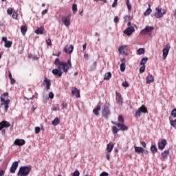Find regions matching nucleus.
<instances>
[{"label":"nucleus","instance_id":"5fc2aeb1","mask_svg":"<svg viewBox=\"0 0 176 176\" xmlns=\"http://www.w3.org/2000/svg\"><path fill=\"white\" fill-rule=\"evenodd\" d=\"M109 174H108V173H107V172H102L100 175V176H109Z\"/></svg>","mask_w":176,"mask_h":176},{"label":"nucleus","instance_id":"e433bc0d","mask_svg":"<svg viewBox=\"0 0 176 176\" xmlns=\"http://www.w3.org/2000/svg\"><path fill=\"white\" fill-rule=\"evenodd\" d=\"M151 151L153 153H156L157 152V148H156V146H151Z\"/></svg>","mask_w":176,"mask_h":176},{"label":"nucleus","instance_id":"58836bf2","mask_svg":"<svg viewBox=\"0 0 176 176\" xmlns=\"http://www.w3.org/2000/svg\"><path fill=\"white\" fill-rule=\"evenodd\" d=\"M118 122L120 123H124V118H123L122 116H118Z\"/></svg>","mask_w":176,"mask_h":176},{"label":"nucleus","instance_id":"6e6d98bb","mask_svg":"<svg viewBox=\"0 0 176 176\" xmlns=\"http://www.w3.org/2000/svg\"><path fill=\"white\" fill-rule=\"evenodd\" d=\"M49 97H50V98H54V94H53V92L49 93Z\"/></svg>","mask_w":176,"mask_h":176},{"label":"nucleus","instance_id":"a19ab883","mask_svg":"<svg viewBox=\"0 0 176 176\" xmlns=\"http://www.w3.org/2000/svg\"><path fill=\"white\" fill-rule=\"evenodd\" d=\"M170 124L173 127H176V119L175 120H170Z\"/></svg>","mask_w":176,"mask_h":176},{"label":"nucleus","instance_id":"412c9836","mask_svg":"<svg viewBox=\"0 0 176 176\" xmlns=\"http://www.w3.org/2000/svg\"><path fill=\"white\" fill-rule=\"evenodd\" d=\"M45 28H43V26H41L40 28H38L35 31V34H36L37 35H42V34H43V31H44Z\"/></svg>","mask_w":176,"mask_h":176},{"label":"nucleus","instance_id":"a18cd8bd","mask_svg":"<svg viewBox=\"0 0 176 176\" xmlns=\"http://www.w3.org/2000/svg\"><path fill=\"white\" fill-rule=\"evenodd\" d=\"M35 133H36V134H39V133H41V127L36 126L35 127Z\"/></svg>","mask_w":176,"mask_h":176},{"label":"nucleus","instance_id":"0e129e2a","mask_svg":"<svg viewBox=\"0 0 176 176\" xmlns=\"http://www.w3.org/2000/svg\"><path fill=\"white\" fill-rule=\"evenodd\" d=\"M121 63H122V64L126 65V59L122 58V59L121 60Z\"/></svg>","mask_w":176,"mask_h":176},{"label":"nucleus","instance_id":"79ce46f5","mask_svg":"<svg viewBox=\"0 0 176 176\" xmlns=\"http://www.w3.org/2000/svg\"><path fill=\"white\" fill-rule=\"evenodd\" d=\"M145 72V65H142L140 69V74H144Z\"/></svg>","mask_w":176,"mask_h":176},{"label":"nucleus","instance_id":"39448f33","mask_svg":"<svg viewBox=\"0 0 176 176\" xmlns=\"http://www.w3.org/2000/svg\"><path fill=\"white\" fill-rule=\"evenodd\" d=\"M142 113H148V109L145 105H142L135 113V118H140Z\"/></svg>","mask_w":176,"mask_h":176},{"label":"nucleus","instance_id":"ddd939ff","mask_svg":"<svg viewBox=\"0 0 176 176\" xmlns=\"http://www.w3.org/2000/svg\"><path fill=\"white\" fill-rule=\"evenodd\" d=\"M116 99L117 101V103L122 104H123V98L122 97V94L116 91Z\"/></svg>","mask_w":176,"mask_h":176},{"label":"nucleus","instance_id":"a211bd4d","mask_svg":"<svg viewBox=\"0 0 176 176\" xmlns=\"http://www.w3.org/2000/svg\"><path fill=\"white\" fill-rule=\"evenodd\" d=\"M6 127L8 129V127H10V123L8 121H2L0 122V131L2 130V129H4Z\"/></svg>","mask_w":176,"mask_h":176},{"label":"nucleus","instance_id":"1a4fd4ad","mask_svg":"<svg viewBox=\"0 0 176 176\" xmlns=\"http://www.w3.org/2000/svg\"><path fill=\"white\" fill-rule=\"evenodd\" d=\"M111 123L115 124V126H117V127H119L121 131H126V130H129V127H127V126L124 125V124L116 123L115 122H111Z\"/></svg>","mask_w":176,"mask_h":176},{"label":"nucleus","instance_id":"8fccbe9b","mask_svg":"<svg viewBox=\"0 0 176 176\" xmlns=\"http://www.w3.org/2000/svg\"><path fill=\"white\" fill-rule=\"evenodd\" d=\"M171 116H173V118H176V109H174L171 112Z\"/></svg>","mask_w":176,"mask_h":176},{"label":"nucleus","instance_id":"338daca9","mask_svg":"<svg viewBox=\"0 0 176 176\" xmlns=\"http://www.w3.org/2000/svg\"><path fill=\"white\" fill-rule=\"evenodd\" d=\"M5 174V171L3 170H0V176H2Z\"/></svg>","mask_w":176,"mask_h":176},{"label":"nucleus","instance_id":"4468645a","mask_svg":"<svg viewBox=\"0 0 176 176\" xmlns=\"http://www.w3.org/2000/svg\"><path fill=\"white\" fill-rule=\"evenodd\" d=\"M14 144L17 146H23V145H25V140L23 139H16Z\"/></svg>","mask_w":176,"mask_h":176},{"label":"nucleus","instance_id":"423d86ee","mask_svg":"<svg viewBox=\"0 0 176 176\" xmlns=\"http://www.w3.org/2000/svg\"><path fill=\"white\" fill-rule=\"evenodd\" d=\"M0 101L1 102V105H4L5 112H8V109H9V102H10V100H5V98L0 97Z\"/></svg>","mask_w":176,"mask_h":176},{"label":"nucleus","instance_id":"72a5a7b5","mask_svg":"<svg viewBox=\"0 0 176 176\" xmlns=\"http://www.w3.org/2000/svg\"><path fill=\"white\" fill-rule=\"evenodd\" d=\"M12 42L10 41H8L7 42L5 43V47L9 48L12 47Z\"/></svg>","mask_w":176,"mask_h":176},{"label":"nucleus","instance_id":"2f4dec72","mask_svg":"<svg viewBox=\"0 0 176 176\" xmlns=\"http://www.w3.org/2000/svg\"><path fill=\"white\" fill-rule=\"evenodd\" d=\"M120 129H118L116 126H113L112 128L113 134L116 135L118 134V132L120 131Z\"/></svg>","mask_w":176,"mask_h":176},{"label":"nucleus","instance_id":"f257e3e1","mask_svg":"<svg viewBox=\"0 0 176 176\" xmlns=\"http://www.w3.org/2000/svg\"><path fill=\"white\" fill-rule=\"evenodd\" d=\"M54 64L55 65L58 66V69H54L52 70V74L58 76V78H61V76H63V72L67 73L69 69V66H68V64L65 62H60V59L58 58H56L55 60Z\"/></svg>","mask_w":176,"mask_h":176},{"label":"nucleus","instance_id":"f3484780","mask_svg":"<svg viewBox=\"0 0 176 176\" xmlns=\"http://www.w3.org/2000/svg\"><path fill=\"white\" fill-rule=\"evenodd\" d=\"M64 52L67 54H71L74 52V45H66L64 48Z\"/></svg>","mask_w":176,"mask_h":176},{"label":"nucleus","instance_id":"69168bd1","mask_svg":"<svg viewBox=\"0 0 176 176\" xmlns=\"http://www.w3.org/2000/svg\"><path fill=\"white\" fill-rule=\"evenodd\" d=\"M86 46H87V43H85L83 45H82V50L85 51L86 50Z\"/></svg>","mask_w":176,"mask_h":176},{"label":"nucleus","instance_id":"3c124183","mask_svg":"<svg viewBox=\"0 0 176 176\" xmlns=\"http://www.w3.org/2000/svg\"><path fill=\"white\" fill-rule=\"evenodd\" d=\"M46 42L48 46H52V40L50 38L47 39Z\"/></svg>","mask_w":176,"mask_h":176},{"label":"nucleus","instance_id":"37998d69","mask_svg":"<svg viewBox=\"0 0 176 176\" xmlns=\"http://www.w3.org/2000/svg\"><path fill=\"white\" fill-rule=\"evenodd\" d=\"M7 13L8 14H12L13 13V8H8L7 10Z\"/></svg>","mask_w":176,"mask_h":176},{"label":"nucleus","instance_id":"864d4df0","mask_svg":"<svg viewBox=\"0 0 176 176\" xmlns=\"http://www.w3.org/2000/svg\"><path fill=\"white\" fill-rule=\"evenodd\" d=\"M9 96V92H6L3 94H1L0 97H2V98H4V97H8Z\"/></svg>","mask_w":176,"mask_h":176},{"label":"nucleus","instance_id":"49530a36","mask_svg":"<svg viewBox=\"0 0 176 176\" xmlns=\"http://www.w3.org/2000/svg\"><path fill=\"white\" fill-rule=\"evenodd\" d=\"M122 86L123 87H129V82L127 81L122 82Z\"/></svg>","mask_w":176,"mask_h":176},{"label":"nucleus","instance_id":"4d7b16f0","mask_svg":"<svg viewBox=\"0 0 176 176\" xmlns=\"http://www.w3.org/2000/svg\"><path fill=\"white\" fill-rule=\"evenodd\" d=\"M96 67H97V62H94L93 67H91V69H96Z\"/></svg>","mask_w":176,"mask_h":176},{"label":"nucleus","instance_id":"c85d7f7f","mask_svg":"<svg viewBox=\"0 0 176 176\" xmlns=\"http://www.w3.org/2000/svg\"><path fill=\"white\" fill-rule=\"evenodd\" d=\"M99 111H101V106H98L96 109H94L93 112L96 116H98L100 115Z\"/></svg>","mask_w":176,"mask_h":176},{"label":"nucleus","instance_id":"f704fd0d","mask_svg":"<svg viewBox=\"0 0 176 176\" xmlns=\"http://www.w3.org/2000/svg\"><path fill=\"white\" fill-rule=\"evenodd\" d=\"M138 54H139L140 56H141V54H144L145 53V49L144 48H140L138 50Z\"/></svg>","mask_w":176,"mask_h":176},{"label":"nucleus","instance_id":"5701e85b","mask_svg":"<svg viewBox=\"0 0 176 176\" xmlns=\"http://www.w3.org/2000/svg\"><path fill=\"white\" fill-rule=\"evenodd\" d=\"M44 83H45L47 90H49V89H50V86H51L50 79H47V78H45Z\"/></svg>","mask_w":176,"mask_h":176},{"label":"nucleus","instance_id":"c9c22d12","mask_svg":"<svg viewBox=\"0 0 176 176\" xmlns=\"http://www.w3.org/2000/svg\"><path fill=\"white\" fill-rule=\"evenodd\" d=\"M72 12L73 13H76V12H78V6L75 3L72 5Z\"/></svg>","mask_w":176,"mask_h":176},{"label":"nucleus","instance_id":"09e8293b","mask_svg":"<svg viewBox=\"0 0 176 176\" xmlns=\"http://www.w3.org/2000/svg\"><path fill=\"white\" fill-rule=\"evenodd\" d=\"M68 107V105L67 104V102H63L62 103V109H65V108H67Z\"/></svg>","mask_w":176,"mask_h":176},{"label":"nucleus","instance_id":"f8f14e48","mask_svg":"<svg viewBox=\"0 0 176 176\" xmlns=\"http://www.w3.org/2000/svg\"><path fill=\"white\" fill-rule=\"evenodd\" d=\"M134 31H135L134 27H129L124 31V34H125V35H127L128 36H130V35H131V34H133Z\"/></svg>","mask_w":176,"mask_h":176},{"label":"nucleus","instance_id":"aec40b11","mask_svg":"<svg viewBox=\"0 0 176 176\" xmlns=\"http://www.w3.org/2000/svg\"><path fill=\"white\" fill-rule=\"evenodd\" d=\"M146 80L147 84L153 83L155 81V77L152 74H148L146 76Z\"/></svg>","mask_w":176,"mask_h":176},{"label":"nucleus","instance_id":"393cba45","mask_svg":"<svg viewBox=\"0 0 176 176\" xmlns=\"http://www.w3.org/2000/svg\"><path fill=\"white\" fill-rule=\"evenodd\" d=\"M28 30V28H27L26 25H23L21 27V32L23 36L25 35V33L27 32Z\"/></svg>","mask_w":176,"mask_h":176},{"label":"nucleus","instance_id":"052dcab7","mask_svg":"<svg viewBox=\"0 0 176 176\" xmlns=\"http://www.w3.org/2000/svg\"><path fill=\"white\" fill-rule=\"evenodd\" d=\"M46 13H47V10H44L42 11L41 14H42V16H45V14H46Z\"/></svg>","mask_w":176,"mask_h":176},{"label":"nucleus","instance_id":"6ab92c4d","mask_svg":"<svg viewBox=\"0 0 176 176\" xmlns=\"http://www.w3.org/2000/svg\"><path fill=\"white\" fill-rule=\"evenodd\" d=\"M170 155V150H165L162 153V157L161 160L162 162H164L167 157H168V155Z\"/></svg>","mask_w":176,"mask_h":176},{"label":"nucleus","instance_id":"774afa93","mask_svg":"<svg viewBox=\"0 0 176 176\" xmlns=\"http://www.w3.org/2000/svg\"><path fill=\"white\" fill-rule=\"evenodd\" d=\"M2 41H3V42H5V43H6V42L8 41V38H7L6 37H3V38H2Z\"/></svg>","mask_w":176,"mask_h":176},{"label":"nucleus","instance_id":"9b49d317","mask_svg":"<svg viewBox=\"0 0 176 176\" xmlns=\"http://www.w3.org/2000/svg\"><path fill=\"white\" fill-rule=\"evenodd\" d=\"M152 31H153V27L147 26L144 29L141 30L140 34H142V35H146V34L152 32Z\"/></svg>","mask_w":176,"mask_h":176},{"label":"nucleus","instance_id":"b1692460","mask_svg":"<svg viewBox=\"0 0 176 176\" xmlns=\"http://www.w3.org/2000/svg\"><path fill=\"white\" fill-rule=\"evenodd\" d=\"M113 144H111V143H109L107 144V152L108 153H111L113 149Z\"/></svg>","mask_w":176,"mask_h":176},{"label":"nucleus","instance_id":"de8ad7c7","mask_svg":"<svg viewBox=\"0 0 176 176\" xmlns=\"http://www.w3.org/2000/svg\"><path fill=\"white\" fill-rule=\"evenodd\" d=\"M80 175V173H79V170H76L73 173V176H79Z\"/></svg>","mask_w":176,"mask_h":176},{"label":"nucleus","instance_id":"6e6552de","mask_svg":"<svg viewBox=\"0 0 176 176\" xmlns=\"http://www.w3.org/2000/svg\"><path fill=\"white\" fill-rule=\"evenodd\" d=\"M19 163H20V161H16L12 163L10 168L11 174H14V173H16V170H17V167H19Z\"/></svg>","mask_w":176,"mask_h":176},{"label":"nucleus","instance_id":"2eb2a0df","mask_svg":"<svg viewBox=\"0 0 176 176\" xmlns=\"http://www.w3.org/2000/svg\"><path fill=\"white\" fill-rule=\"evenodd\" d=\"M72 94L75 96L76 98H79L80 97V91L75 87L74 89H72Z\"/></svg>","mask_w":176,"mask_h":176},{"label":"nucleus","instance_id":"cd10ccee","mask_svg":"<svg viewBox=\"0 0 176 176\" xmlns=\"http://www.w3.org/2000/svg\"><path fill=\"white\" fill-rule=\"evenodd\" d=\"M8 77L10 80L11 85H14V83H16V80H14V78H13V77L12 76V72H9Z\"/></svg>","mask_w":176,"mask_h":176},{"label":"nucleus","instance_id":"bb28decb","mask_svg":"<svg viewBox=\"0 0 176 176\" xmlns=\"http://www.w3.org/2000/svg\"><path fill=\"white\" fill-rule=\"evenodd\" d=\"M112 78V73L111 72H107L104 74V80H109Z\"/></svg>","mask_w":176,"mask_h":176},{"label":"nucleus","instance_id":"7ed1b4c3","mask_svg":"<svg viewBox=\"0 0 176 176\" xmlns=\"http://www.w3.org/2000/svg\"><path fill=\"white\" fill-rule=\"evenodd\" d=\"M102 115L105 118V119H108V116L111 115V111L109 110V103L107 102H105L102 109Z\"/></svg>","mask_w":176,"mask_h":176},{"label":"nucleus","instance_id":"20e7f679","mask_svg":"<svg viewBox=\"0 0 176 176\" xmlns=\"http://www.w3.org/2000/svg\"><path fill=\"white\" fill-rule=\"evenodd\" d=\"M167 13L165 9H163L160 7H157L155 8V17L156 19H162L164 14Z\"/></svg>","mask_w":176,"mask_h":176},{"label":"nucleus","instance_id":"f03ea898","mask_svg":"<svg viewBox=\"0 0 176 176\" xmlns=\"http://www.w3.org/2000/svg\"><path fill=\"white\" fill-rule=\"evenodd\" d=\"M32 168L30 166H21L17 173L18 176H28L31 173Z\"/></svg>","mask_w":176,"mask_h":176},{"label":"nucleus","instance_id":"13d9d810","mask_svg":"<svg viewBox=\"0 0 176 176\" xmlns=\"http://www.w3.org/2000/svg\"><path fill=\"white\" fill-rule=\"evenodd\" d=\"M111 153H107V155H106V158L107 159V160H110L111 159Z\"/></svg>","mask_w":176,"mask_h":176},{"label":"nucleus","instance_id":"4be33fe9","mask_svg":"<svg viewBox=\"0 0 176 176\" xmlns=\"http://www.w3.org/2000/svg\"><path fill=\"white\" fill-rule=\"evenodd\" d=\"M134 148L136 153H144V152H145V149H144L142 147H138L135 146Z\"/></svg>","mask_w":176,"mask_h":176},{"label":"nucleus","instance_id":"bf43d9fd","mask_svg":"<svg viewBox=\"0 0 176 176\" xmlns=\"http://www.w3.org/2000/svg\"><path fill=\"white\" fill-rule=\"evenodd\" d=\"M119 21V17L118 16L114 17V23H118Z\"/></svg>","mask_w":176,"mask_h":176},{"label":"nucleus","instance_id":"dca6fc26","mask_svg":"<svg viewBox=\"0 0 176 176\" xmlns=\"http://www.w3.org/2000/svg\"><path fill=\"white\" fill-rule=\"evenodd\" d=\"M167 145V140L165 139H163L161 142L158 143V148L159 149H161V151H163L164 148H166V146Z\"/></svg>","mask_w":176,"mask_h":176},{"label":"nucleus","instance_id":"e2e57ef3","mask_svg":"<svg viewBox=\"0 0 176 176\" xmlns=\"http://www.w3.org/2000/svg\"><path fill=\"white\" fill-rule=\"evenodd\" d=\"M118 5V2L116 1H113V3H112V8H116V6Z\"/></svg>","mask_w":176,"mask_h":176},{"label":"nucleus","instance_id":"0eeeda50","mask_svg":"<svg viewBox=\"0 0 176 176\" xmlns=\"http://www.w3.org/2000/svg\"><path fill=\"white\" fill-rule=\"evenodd\" d=\"M170 49H171V47L170 46V45L168 44L166 45L165 47L162 50L163 60H166L167 58V56H168V52H170Z\"/></svg>","mask_w":176,"mask_h":176},{"label":"nucleus","instance_id":"c03bdc74","mask_svg":"<svg viewBox=\"0 0 176 176\" xmlns=\"http://www.w3.org/2000/svg\"><path fill=\"white\" fill-rule=\"evenodd\" d=\"M19 14L16 12H13L12 13V19H17Z\"/></svg>","mask_w":176,"mask_h":176},{"label":"nucleus","instance_id":"680f3d73","mask_svg":"<svg viewBox=\"0 0 176 176\" xmlns=\"http://www.w3.org/2000/svg\"><path fill=\"white\" fill-rule=\"evenodd\" d=\"M141 145L143 146V148H146V143H145V142H142Z\"/></svg>","mask_w":176,"mask_h":176},{"label":"nucleus","instance_id":"c756f323","mask_svg":"<svg viewBox=\"0 0 176 176\" xmlns=\"http://www.w3.org/2000/svg\"><path fill=\"white\" fill-rule=\"evenodd\" d=\"M152 13V9H151V4L148 5V8L144 12V16H149Z\"/></svg>","mask_w":176,"mask_h":176},{"label":"nucleus","instance_id":"4c0bfd02","mask_svg":"<svg viewBox=\"0 0 176 176\" xmlns=\"http://www.w3.org/2000/svg\"><path fill=\"white\" fill-rule=\"evenodd\" d=\"M128 10H131V4H130V0H126Z\"/></svg>","mask_w":176,"mask_h":176},{"label":"nucleus","instance_id":"a878e982","mask_svg":"<svg viewBox=\"0 0 176 176\" xmlns=\"http://www.w3.org/2000/svg\"><path fill=\"white\" fill-rule=\"evenodd\" d=\"M127 47H129V46L127 45H122V46H120L119 48H118V52H120V54L122 53H124L126 49H127Z\"/></svg>","mask_w":176,"mask_h":176},{"label":"nucleus","instance_id":"7c9ffc66","mask_svg":"<svg viewBox=\"0 0 176 176\" xmlns=\"http://www.w3.org/2000/svg\"><path fill=\"white\" fill-rule=\"evenodd\" d=\"M52 124L54 126H58L60 124V118H56L53 121H52Z\"/></svg>","mask_w":176,"mask_h":176},{"label":"nucleus","instance_id":"603ef678","mask_svg":"<svg viewBox=\"0 0 176 176\" xmlns=\"http://www.w3.org/2000/svg\"><path fill=\"white\" fill-rule=\"evenodd\" d=\"M67 64V65H68V67H69V68H72V63L71 62V60H68Z\"/></svg>","mask_w":176,"mask_h":176},{"label":"nucleus","instance_id":"ea45409f","mask_svg":"<svg viewBox=\"0 0 176 176\" xmlns=\"http://www.w3.org/2000/svg\"><path fill=\"white\" fill-rule=\"evenodd\" d=\"M125 69H126V65L121 63L120 64V71L122 72H124Z\"/></svg>","mask_w":176,"mask_h":176},{"label":"nucleus","instance_id":"473e14b6","mask_svg":"<svg viewBox=\"0 0 176 176\" xmlns=\"http://www.w3.org/2000/svg\"><path fill=\"white\" fill-rule=\"evenodd\" d=\"M148 63V58H143L140 61V65H145Z\"/></svg>","mask_w":176,"mask_h":176},{"label":"nucleus","instance_id":"9d476101","mask_svg":"<svg viewBox=\"0 0 176 176\" xmlns=\"http://www.w3.org/2000/svg\"><path fill=\"white\" fill-rule=\"evenodd\" d=\"M62 21L66 27H69L71 25V16L68 15L62 19Z\"/></svg>","mask_w":176,"mask_h":176}]
</instances>
